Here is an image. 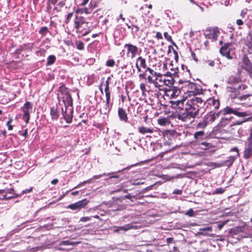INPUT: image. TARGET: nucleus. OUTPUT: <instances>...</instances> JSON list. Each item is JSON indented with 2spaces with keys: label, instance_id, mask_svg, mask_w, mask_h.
Segmentation results:
<instances>
[{
  "label": "nucleus",
  "instance_id": "56",
  "mask_svg": "<svg viewBox=\"0 0 252 252\" xmlns=\"http://www.w3.org/2000/svg\"><path fill=\"white\" fill-rule=\"evenodd\" d=\"M19 134L21 135L24 136L25 138H26L28 136V129H26L23 132L22 131H19Z\"/></svg>",
  "mask_w": 252,
  "mask_h": 252
},
{
  "label": "nucleus",
  "instance_id": "21",
  "mask_svg": "<svg viewBox=\"0 0 252 252\" xmlns=\"http://www.w3.org/2000/svg\"><path fill=\"white\" fill-rule=\"evenodd\" d=\"M247 24L249 29L248 35L251 37V40H252V13L249 14L248 15V21Z\"/></svg>",
  "mask_w": 252,
  "mask_h": 252
},
{
  "label": "nucleus",
  "instance_id": "63",
  "mask_svg": "<svg viewBox=\"0 0 252 252\" xmlns=\"http://www.w3.org/2000/svg\"><path fill=\"white\" fill-rule=\"evenodd\" d=\"M190 51L191 52V57L193 59V60L197 62L198 61V59L196 58V55L191 49H190Z\"/></svg>",
  "mask_w": 252,
  "mask_h": 252
},
{
  "label": "nucleus",
  "instance_id": "11",
  "mask_svg": "<svg viewBox=\"0 0 252 252\" xmlns=\"http://www.w3.org/2000/svg\"><path fill=\"white\" fill-rule=\"evenodd\" d=\"M136 67L138 72H139L142 71L141 68L145 69V70L147 69L148 67L147 66L146 60L142 57H139L136 60Z\"/></svg>",
  "mask_w": 252,
  "mask_h": 252
},
{
  "label": "nucleus",
  "instance_id": "32",
  "mask_svg": "<svg viewBox=\"0 0 252 252\" xmlns=\"http://www.w3.org/2000/svg\"><path fill=\"white\" fill-rule=\"evenodd\" d=\"M207 124L206 122L204 120V118L202 119L196 125V128L198 129L199 128H204L207 126Z\"/></svg>",
  "mask_w": 252,
  "mask_h": 252
},
{
  "label": "nucleus",
  "instance_id": "6",
  "mask_svg": "<svg viewBox=\"0 0 252 252\" xmlns=\"http://www.w3.org/2000/svg\"><path fill=\"white\" fill-rule=\"evenodd\" d=\"M248 142L246 144L243 152V158L248 159L252 157V133L248 138Z\"/></svg>",
  "mask_w": 252,
  "mask_h": 252
},
{
  "label": "nucleus",
  "instance_id": "25",
  "mask_svg": "<svg viewBox=\"0 0 252 252\" xmlns=\"http://www.w3.org/2000/svg\"><path fill=\"white\" fill-rule=\"evenodd\" d=\"M85 23V19L83 17H76L74 21L75 27L77 29H79L81 25Z\"/></svg>",
  "mask_w": 252,
  "mask_h": 252
},
{
  "label": "nucleus",
  "instance_id": "3",
  "mask_svg": "<svg viewBox=\"0 0 252 252\" xmlns=\"http://www.w3.org/2000/svg\"><path fill=\"white\" fill-rule=\"evenodd\" d=\"M196 116L194 115L185 105L184 107L180 108L175 114V118L184 122L190 121L191 118H195Z\"/></svg>",
  "mask_w": 252,
  "mask_h": 252
},
{
  "label": "nucleus",
  "instance_id": "10",
  "mask_svg": "<svg viewBox=\"0 0 252 252\" xmlns=\"http://www.w3.org/2000/svg\"><path fill=\"white\" fill-rule=\"evenodd\" d=\"M124 47L127 49V54H130V57L132 59L134 58L138 53V48L130 43H127L124 45Z\"/></svg>",
  "mask_w": 252,
  "mask_h": 252
},
{
  "label": "nucleus",
  "instance_id": "13",
  "mask_svg": "<svg viewBox=\"0 0 252 252\" xmlns=\"http://www.w3.org/2000/svg\"><path fill=\"white\" fill-rule=\"evenodd\" d=\"M185 102L186 99L170 101V103H171V107L174 108H177L179 110L180 108L184 107V105H185Z\"/></svg>",
  "mask_w": 252,
  "mask_h": 252
},
{
  "label": "nucleus",
  "instance_id": "47",
  "mask_svg": "<svg viewBox=\"0 0 252 252\" xmlns=\"http://www.w3.org/2000/svg\"><path fill=\"white\" fill-rule=\"evenodd\" d=\"M132 33L133 34H136L139 31V28L136 25H132Z\"/></svg>",
  "mask_w": 252,
  "mask_h": 252
},
{
  "label": "nucleus",
  "instance_id": "45",
  "mask_svg": "<svg viewBox=\"0 0 252 252\" xmlns=\"http://www.w3.org/2000/svg\"><path fill=\"white\" fill-rule=\"evenodd\" d=\"M153 75H151L150 73H149V74H147V75L146 76V80H147V82L149 83H153L154 79H153Z\"/></svg>",
  "mask_w": 252,
  "mask_h": 252
},
{
  "label": "nucleus",
  "instance_id": "28",
  "mask_svg": "<svg viewBox=\"0 0 252 252\" xmlns=\"http://www.w3.org/2000/svg\"><path fill=\"white\" fill-rule=\"evenodd\" d=\"M200 148L203 150H207L212 147V144L211 143L206 141H201L199 143Z\"/></svg>",
  "mask_w": 252,
  "mask_h": 252
},
{
  "label": "nucleus",
  "instance_id": "31",
  "mask_svg": "<svg viewBox=\"0 0 252 252\" xmlns=\"http://www.w3.org/2000/svg\"><path fill=\"white\" fill-rule=\"evenodd\" d=\"M56 57L55 55H50L47 59L46 66H50L52 65L55 62Z\"/></svg>",
  "mask_w": 252,
  "mask_h": 252
},
{
  "label": "nucleus",
  "instance_id": "17",
  "mask_svg": "<svg viewBox=\"0 0 252 252\" xmlns=\"http://www.w3.org/2000/svg\"><path fill=\"white\" fill-rule=\"evenodd\" d=\"M137 228L136 225H134L132 224H126L124 226L118 227L117 229H116L115 231L117 232H119L120 230L126 231L130 229H135Z\"/></svg>",
  "mask_w": 252,
  "mask_h": 252
},
{
  "label": "nucleus",
  "instance_id": "46",
  "mask_svg": "<svg viewBox=\"0 0 252 252\" xmlns=\"http://www.w3.org/2000/svg\"><path fill=\"white\" fill-rule=\"evenodd\" d=\"M185 215L189 217H193L195 215V212L193 209L191 208L185 213Z\"/></svg>",
  "mask_w": 252,
  "mask_h": 252
},
{
  "label": "nucleus",
  "instance_id": "38",
  "mask_svg": "<svg viewBox=\"0 0 252 252\" xmlns=\"http://www.w3.org/2000/svg\"><path fill=\"white\" fill-rule=\"evenodd\" d=\"M140 10L141 11L142 13L145 15H148L150 13V11L147 10V4L141 6L140 8Z\"/></svg>",
  "mask_w": 252,
  "mask_h": 252
},
{
  "label": "nucleus",
  "instance_id": "64",
  "mask_svg": "<svg viewBox=\"0 0 252 252\" xmlns=\"http://www.w3.org/2000/svg\"><path fill=\"white\" fill-rule=\"evenodd\" d=\"M66 0H62L61 1H60L58 3V5L60 7H62L63 6H64V5L65 4V1H66Z\"/></svg>",
  "mask_w": 252,
  "mask_h": 252
},
{
  "label": "nucleus",
  "instance_id": "5",
  "mask_svg": "<svg viewBox=\"0 0 252 252\" xmlns=\"http://www.w3.org/2000/svg\"><path fill=\"white\" fill-rule=\"evenodd\" d=\"M179 83L181 84L184 83L185 84V86L188 87L189 88L187 91L190 93H192L193 94L195 95L202 93L201 86L197 84L189 81H183L182 80H180L179 81Z\"/></svg>",
  "mask_w": 252,
  "mask_h": 252
},
{
  "label": "nucleus",
  "instance_id": "54",
  "mask_svg": "<svg viewBox=\"0 0 252 252\" xmlns=\"http://www.w3.org/2000/svg\"><path fill=\"white\" fill-rule=\"evenodd\" d=\"M4 191L3 192V193L4 192H6L8 194H12V195L13 194V193H15L14 192V190L12 188H10L9 189H7L6 190H4Z\"/></svg>",
  "mask_w": 252,
  "mask_h": 252
},
{
  "label": "nucleus",
  "instance_id": "33",
  "mask_svg": "<svg viewBox=\"0 0 252 252\" xmlns=\"http://www.w3.org/2000/svg\"><path fill=\"white\" fill-rule=\"evenodd\" d=\"M48 32L49 31L47 27H42L39 31V33L42 36H45Z\"/></svg>",
  "mask_w": 252,
  "mask_h": 252
},
{
  "label": "nucleus",
  "instance_id": "29",
  "mask_svg": "<svg viewBox=\"0 0 252 252\" xmlns=\"http://www.w3.org/2000/svg\"><path fill=\"white\" fill-rule=\"evenodd\" d=\"M170 91L172 92V93L171 94L172 97H176L180 94V90L177 87H173Z\"/></svg>",
  "mask_w": 252,
  "mask_h": 252
},
{
  "label": "nucleus",
  "instance_id": "19",
  "mask_svg": "<svg viewBox=\"0 0 252 252\" xmlns=\"http://www.w3.org/2000/svg\"><path fill=\"white\" fill-rule=\"evenodd\" d=\"M203 118L205 122H206L207 125L212 123L216 120L213 111H210L209 113L207 114Z\"/></svg>",
  "mask_w": 252,
  "mask_h": 252
},
{
  "label": "nucleus",
  "instance_id": "52",
  "mask_svg": "<svg viewBox=\"0 0 252 252\" xmlns=\"http://www.w3.org/2000/svg\"><path fill=\"white\" fill-rule=\"evenodd\" d=\"M166 120L164 118L159 119L158 120V123L162 126L165 125Z\"/></svg>",
  "mask_w": 252,
  "mask_h": 252
},
{
  "label": "nucleus",
  "instance_id": "36",
  "mask_svg": "<svg viewBox=\"0 0 252 252\" xmlns=\"http://www.w3.org/2000/svg\"><path fill=\"white\" fill-rule=\"evenodd\" d=\"M75 45L76 48L79 50H82L84 49V44L81 41H76Z\"/></svg>",
  "mask_w": 252,
  "mask_h": 252
},
{
  "label": "nucleus",
  "instance_id": "14",
  "mask_svg": "<svg viewBox=\"0 0 252 252\" xmlns=\"http://www.w3.org/2000/svg\"><path fill=\"white\" fill-rule=\"evenodd\" d=\"M205 104H207L211 106H212L214 109H218L220 107V102L218 99H216L215 97H211L208 99Z\"/></svg>",
  "mask_w": 252,
  "mask_h": 252
},
{
  "label": "nucleus",
  "instance_id": "39",
  "mask_svg": "<svg viewBox=\"0 0 252 252\" xmlns=\"http://www.w3.org/2000/svg\"><path fill=\"white\" fill-rule=\"evenodd\" d=\"M225 191V189L222 188H219L218 189H216V190H215L213 192V194H222Z\"/></svg>",
  "mask_w": 252,
  "mask_h": 252
},
{
  "label": "nucleus",
  "instance_id": "53",
  "mask_svg": "<svg viewBox=\"0 0 252 252\" xmlns=\"http://www.w3.org/2000/svg\"><path fill=\"white\" fill-rule=\"evenodd\" d=\"M60 245L61 246L65 245V246H69L70 245V241L69 240H65L63 241L60 242Z\"/></svg>",
  "mask_w": 252,
  "mask_h": 252
},
{
  "label": "nucleus",
  "instance_id": "42",
  "mask_svg": "<svg viewBox=\"0 0 252 252\" xmlns=\"http://www.w3.org/2000/svg\"><path fill=\"white\" fill-rule=\"evenodd\" d=\"M115 61L113 59H109L106 63V65L109 67H113L115 65Z\"/></svg>",
  "mask_w": 252,
  "mask_h": 252
},
{
  "label": "nucleus",
  "instance_id": "8",
  "mask_svg": "<svg viewBox=\"0 0 252 252\" xmlns=\"http://www.w3.org/2000/svg\"><path fill=\"white\" fill-rule=\"evenodd\" d=\"M89 201H88L86 199H84L69 205L67 207V208L78 212L81 210V209L84 208L85 206L89 203Z\"/></svg>",
  "mask_w": 252,
  "mask_h": 252
},
{
  "label": "nucleus",
  "instance_id": "43",
  "mask_svg": "<svg viewBox=\"0 0 252 252\" xmlns=\"http://www.w3.org/2000/svg\"><path fill=\"white\" fill-rule=\"evenodd\" d=\"M251 115H252V114L250 116H249V118H245V119H244L242 121H236V123H235V124L237 125H240L242 124L244 122H247V121H249L250 120V119H251Z\"/></svg>",
  "mask_w": 252,
  "mask_h": 252
},
{
  "label": "nucleus",
  "instance_id": "58",
  "mask_svg": "<svg viewBox=\"0 0 252 252\" xmlns=\"http://www.w3.org/2000/svg\"><path fill=\"white\" fill-rule=\"evenodd\" d=\"M140 89L143 93L146 92V87L144 83H142L140 84Z\"/></svg>",
  "mask_w": 252,
  "mask_h": 252
},
{
  "label": "nucleus",
  "instance_id": "30",
  "mask_svg": "<svg viewBox=\"0 0 252 252\" xmlns=\"http://www.w3.org/2000/svg\"><path fill=\"white\" fill-rule=\"evenodd\" d=\"M220 52L222 56L225 57L228 59H231L232 58V57L230 56V52L229 50H225L223 48H220Z\"/></svg>",
  "mask_w": 252,
  "mask_h": 252
},
{
  "label": "nucleus",
  "instance_id": "27",
  "mask_svg": "<svg viewBox=\"0 0 252 252\" xmlns=\"http://www.w3.org/2000/svg\"><path fill=\"white\" fill-rule=\"evenodd\" d=\"M175 77L167 78V79L164 78L163 80L164 85L169 87H171L175 83Z\"/></svg>",
  "mask_w": 252,
  "mask_h": 252
},
{
  "label": "nucleus",
  "instance_id": "48",
  "mask_svg": "<svg viewBox=\"0 0 252 252\" xmlns=\"http://www.w3.org/2000/svg\"><path fill=\"white\" fill-rule=\"evenodd\" d=\"M92 220V217H83L80 218V221L86 222L90 221Z\"/></svg>",
  "mask_w": 252,
  "mask_h": 252
},
{
  "label": "nucleus",
  "instance_id": "44",
  "mask_svg": "<svg viewBox=\"0 0 252 252\" xmlns=\"http://www.w3.org/2000/svg\"><path fill=\"white\" fill-rule=\"evenodd\" d=\"M219 32L216 31H214L213 32H212L211 39H213L214 40H216L218 36H219Z\"/></svg>",
  "mask_w": 252,
  "mask_h": 252
},
{
  "label": "nucleus",
  "instance_id": "18",
  "mask_svg": "<svg viewBox=\"0 0 252 252\" xmlns=\"http://www.w3.org/2000/svg\"><path fill=\"white\" fill-rule=\"evenodd\" d=\"M236 159V157L234 156H229L227 158V159L223 161L221 164L222 166H227L230 167L231 166Z\"/></svg>",
  "mask_w": 252,
  "mask_h": 252
},
{
  "label": "nucleus",
  "instance_id": "34",
  "mask_svg": "<svg viewBox=\"0 0 252 252\" xmlns=\"http://www.w3.org/2000/svg\"><path fill=\"white\" fill-rule=\"evenodd\" d=\"M163 35L167 41L171 42L177 48H178V46H177L176 43L172 40L171 36L167 32H164Z\"/></svg>",
  "mask_w": 252,
  "mask_h": 252
},
{
  "label": "nucleus",
  "instance_id": "16",
  "mask_svg": "<svg viewBox=\"0 0 252 252\" xmlns=\"http://www.w3.org/2000/svg\"><path fill=\"white\" fill-rule=\"evenodd\" d=\"M106 95V104H105V113L106 112H109L111 109L112 104H110V91H107L105 92Z\"/></svg>",
  "mask_w": 252,
  "mask_h": 252
},
{
  "label": "nucleus",
  "instance_id": "50",
  "mask_svg": "<svg viewBox=\"0 0 252 252\" xmlns=\"http://www.w3.org/2000/svg\"><path fill=\"white\" fill-rule=\"evenodd\" d=\"M204 35L206 37L209 39H211L212 32L210 31V30H206V32L204 33Z\"/></svg>",
  "mask_w": 252,
  "mask_h": 252
},
{
  "label": "nucleus",
  "instance_id": "1",
  "mask_svg": "<svg viewBox=\"0 0 252 252\" xmlns=\"http://www.w3.org/2000/svg\"><path fill=\"white\" fill-rule=\"evenodd\" d=\"M58 91L62 95L63 102L64 105V108L61 107L63 118L67 123L70 124L72 121L73 113L72 97L68 89L64 85H62L59 88Z\"/></svg>",
  "mask_w": 252,
  "mask_h": 252
},
{
  "label": "nucleus",
  "instance_id": "26",
  "mask_svg": "<svg viewBox=\"0 0 252 252\" xmlns=\"http://www.w3.org/2000/svg\"><path fill=\"white\" fill-rule=\"evenodd\" d=\"M113 173H103V174H99V175H94L92 178L88 180V182H89V184L93 183L94 180L98 179H99V178H101V177H102L103 176H110L112 174H113Z\"/></svg>",
  "mask_w": 252,
  "mask_h": 252
},
{
  "label": "nucleus",
  "instance_id": "9",
  "mask_svg": "<svg viewBox=\"0 0 252 252\" xmlns=\"http://www.w3.org/2000/svg\"><path fill=\"white\" fill-rule=\"evenodd\" d=\"M147 72L150 73L151 75L156 76L155 80H158L159 78L161 77L162 75L159 73H157L154 71L150 67H148L147 69H146L143 72L140 73L139 74V78L140 79H144L146 80V76L147 75Z\"/></svg>",
  "mask_w": 252,
  "mask_h": 252
},
{
  "label": "nucleus",
  "instance_id": "12",
  "mask_svg": "<svg viewBox=\"0 0 252 252\" xmlns=\"http://www.w3.org/2000/svg\"><path fill=\"white\" fill-rule=\"evenodd\" d=\"M60 113L57 105L50 108V115L53 121H57L59 118Z\"/></svg>",
  "mask_w": 252,
  "mask_h": 252
},
{
  "label": "nucleus",
  "instance_id": "62",
  "mask_svg": "<svg viewBox=\"0 0 252 252\" xmlns=\"http://www.w3.org/2000/svg\"><path fill=\"white\" fill-rule=\"evenodd\" d=\"M221 114L223 115V112H221V110L218 112L217 113L214 112V115H215V119L220 116Z\"/></svg>",
  "mask_w": 252,
  "mask_h": 252
},
{
  "label": "nucleus",
  "instance_id": "20",
  "mask_svg": "<svg viewBox=\"0 0 252 252\" xmlns=\"http://www.w3.org/2000/svg\"><path fill=\"white\" fill-rule=\"evenodd\" d=\"M193 136L196 141L199 143L205 137V134L204 131L201 130L195 132Z\"/></svg>",
  "mask_w": 252,
  "mask_h": 252
},
{
  "label": "nucleus",
  "instance_id": "55",
  "mask_svg": "<svg viewBox=\"0 0 252 252\" xmlns=\"http://www.w3.org/2000/svg\"><path fill=\"white\" fill-rule=\"evenodd\" d=\"M248 10L247 8L243 9L241 10L240 15L242 17L244 18L247 14Z\"/></svg>",
  "mask_w": 252,
  "mask_h": 252
},
{
  "label": "nucleus",
  "instance_id": "35",
  "mask_svg": "<svg viewBox=\"0 0 252 252\" xmlns=\"http://www.w3.org/2000/svg\"><path fill=\"white\" fill-rule=\"evenodd\" d=\"M178 71H174L172 73L169 71H167L164 75L167 78H172L178 77Z\"/></svg>",
  "mask_w": 252,
  "mask_h": 252
},
{
  "label": "nucleus",
  "instance_id": "23",
  "mask_svg": "<svg viewBox=\"0 0 252 252\" xmlns=\"http://www.w3.org/2000/svg\"><path fill=\"white\" fill-rule=\"evenodd\" d=\"M95 7V2H93L92 1L89 4V7H85L82 9V13H85L86 14L91 13L93 9Z\"/></svg>",
  "mask_w": 252,
  "mask_h": 252
},
{
  "label": "nucleus",
  "instance_id": "61",
  "mask_svg": "<svg viewBox=\"0 0 252 252\" xmlns=\"http://www.w3.org/2000/svg\"><path fill=\"white\" fill-rule=\"evenodd\" d=\"M86 184H89L88 180H86L83 181V182L80 183L79 184H78L76 187H74V189L79 188L80 187H81L82 186L85 185Z\"/></svg>",
  "mask_w": 252,
  "mask_h": 252
},
{
  "label": "nucleus",
  "instance_id": "51",
  "mask_svg": "<svg viewBox=\"0 0 252 252\" xmlns=\"http://www.w3.org/2000/svg\"><path fill=\"white\" fill-rule=\"evenodd\" d=\"M73 15V13L71 12V13H69L66 15V18L65 22L66 24L68 23L70 18L72 17Z\"/></svg>",
  "mask_w": 252,
  "mask_h": 252
},
{
  "label": "nucleus",
  "instance_id": "15",
  "mask_svg": "<svg viewBox=\"0 0 252 252\" xmlns=\"http://www.w3.org/2000/svg\"><path fill=\"white\" fill-rule=\"evenodd\" d=\"M118 115L121 121L127 123L128 118L126 110L123 108H119L118 110Z\"/></svg>",
  "mask_w": 252,
  "mask_h": 252
},
{
  "label": "nucleus",
  "instance_id": "57",
  "mask_svg": "<svg viewBox=\"0 0 252 252\" xmlns=\"http://www.w3.org/2000/svg\"><path fill=\"white\" fill-rule=\"evenodd\" d=\"M200 230L204 231H210L212 230V228L210 226L203 227L200 228Z\"/></svg>",
  "mask_w": 252,
  "mask_h": 252
},
{
  "label": "nucleus",
  "instance_id": "49",
  "mask_svg": "<svg viewBox=\"0 0 252 252\" xmlns=\"http://www.w3.org/2000/svg\"><path fill=\"white\" fill-rule=\"evenodd\" d=\"M110 77H108L107 79V80L106 81L105 83V87L104 91L105 92H106L107 91H110L109 90V80H110Z\"/></svg>",
  "mask_w": 252,
  "mask_h": 252
},
{
  "label": "nucleus",
  "instance_id": "41",
  "mask_svg": "<svg viewBox=\"0 0 252 252\" xmlns=\"http://www.w3.org/2000/svg\"><path fill=\"white\" fill-rule=\"evenodd\" d=\"M249 96L250 94H238V99L240 101L246 100Z\"/></svg>",
  "mask_w": 252,
  "mask_h": 252
},
{
  "label": "nucleus",
  "instance_id": "22",
  "mask_svg": "<svg viewBox=\"0 0 252 252\" xmlns=\"http://www.w3.org/2000/svg\"><path fill=\"white\" fill-rule=\"evenodd\" d=\"M244 64L245 66H243V69L249 72H252V63L249 59L244 60Z\"/></svg>",
  "mask_w": 252,
  "mask_h": 252
},
{
  "label": "nucleus",
  "instance_id": "4",
  "mask_svg": "<svg viewBox=\"0 0 252 252\" xmlns=\"http://www.w3.org/2000/svg\"><path fill=\"white\" fill-rule=\"evenodd\" d=\"M223 115H225L229 114H233L234 115L239 117L244 118L247 116H250L251 113L249 111H240L238 109L233 108L229 106H226L221 110Z\"/></svg>",
  "mask_w": 252,
  "mask_h": 252
},
{
  "label": "nucleus",
  "instance_id": "40",
  "mask_svg": "<svg viewBox=\"0 0 252 252\" xmlns=\"http://www.w3.org/2000/svg\"><path fill=\"white\" fill-rule=\"evenodd\" d=\"M19 196L18 194H16L15 193H13V194L12 196H8L7 193H6L5 194H4L3 195V199L5 200H8L11 198H16Z\"/></svg>",
  "mask_w": 252,
  "mask_h": 252
},
{
  "label": "nucleus",
  "instance_id": "2",
  "mask_svg": "<svg viewBox=\"0 0 252 252\" xmlns=\"http://www.w3.org/2000/svg\"><path fill=\"white\" fill-rule=\"evenodd\" d=\"M205 104L204 100L201 98L197 96H193L189 99H186L185 105L191 111L196 117L199 115L200 109L203 107Z\"/></svg>",
  "mask_w": 252,
  "mask_h": 252
},
{
  "label": "nucleus",
  "instance_id": "37",
  "mask_svg": "<svg viewBox=\"0 0 252 252\" xmlns=\"http://www.w3.org/2000/svg\"><path fill=\"white\" fill-rule=\"evenodd\" d=\"M232 118H227L223 117L221 118L220 124L221 126H225L227 123H228L231 119Z\"/></svg>",
  "mask_w": 252,
  "mask_h": 252
},
{
  "label": "nucleus",
  "instance_id": "24",
  "mask_svg": "<svg viewBox=\"0 0 252 252\" xmlns=\"http://www.w3.org/2000/svg\"><path fill=\"white\" fill-rule=\"evenodd\" d=\"M138 131L142 134H145L146 133H152L153 132L154 130L153 128L141 126L138 127Z\"/></svg>",
  "mask_w": 252,
  "mask_h": 252
},
{
  "label": "nucleus",
  "instance_id": "60",
  "mask_svg": "<svg viewBox=\"0 0 252 252\" xmlns=\"http://www.w3.org/2000/svg\"><path fill=\"white\" fill-rule=\"evenodd\" d=\"M86 184H89L88 180H86L83 181V182L80 183L79 184H78L76 187H74V189L79 188L80 187H81L82 186L85 185Z\"/></svg>",
  "mask_w": 252,
  "mask_h": 252
},
{
  "label": "nucleus",
  "instance_id": "59",
  "mask_svg": "<svg viewBox=\"0 0 252 252\" xmlns=\"http://www.w3.org/2000/svg\"><path fill=\"white\" fill-rule=\"evenodd\" d=\"M182 192H183V191L181 189H175L173 191V193L174 194L181 195V194H182Z\"/></svg>",
  "mask_w": 252,
  "mask_h": 252
},
{
  "label": "nucleus",
  "instance_id": "7",
  "mask_svg": "<svg viewBox=\"0 0 252 252\" xmlns=\"http://www.w3.org/2000/svg\"><path fill=\"white\" fill-rule=\"evenodd\" d=\"M32 104L29 101H26L24 106L21 107V110L24 112L23 119L25 120L26 124L29 122L30 118L29 110H32Z\"/></svg>",
  "mask_w": 252,
  "mask_h": 252
}]
</instances>
